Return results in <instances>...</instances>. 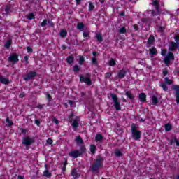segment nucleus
<instances>
[{"mask_svg":"<svg viewBox=\"0 0 179 179\" xmlns=\"http://www.w3.org/2000/svg\"><path fill=\"white\" fill-rule=\"evenodd\" d=\"M103 162L104 158H103L101 155H98L96 159H94L93 164L90 166L92 173H96V171H99V170L103 167Z\"/></svg>","mask_w":179,"mask_h":179,"instance_id":"1","label":"nucleus"},{"mask_svg":"<svg viewBox=\"0 0 179 179\" xmlns=\"http://www.w3.org/2000/svg\"><path fill=\"white\" fill-rule=\"evenodd\" d=\"M86 153V147L85 145H82L80 147V150H72L71 152H69V156L71 157H73V159H78L79 156H82V155Z\"/></svg>","mask_w":179,"mask_h":179,"instance_id":"2","label":"nucleus"},{"mask_svg":"<svg viewBox=\"0 0 179 179\" xmlns=\"http://www.w3.org/2000/svg\"><path fill=\"white\" fill-rule=\"evenodd\" d=\"M138 128H139L138 124H131V134L135 141H139L141 139V131L138 130Z\"/></svg>","mask_w":179,"mask_h":179,"instance_id":"3","label":"nucleus"},{"mask_svg":"<svg viewBox=\"0 0 179 179\" xmlns=\"http://www.w3.org/2000/svg\"><path fill=\"white\" fill-rule=\"evenodd\" d=\"M110 97L113 101V106L116 109V111H120L121 110V104L118 101V96L115 94H110Z\"/></svg>","mask_w":179,"mask_h":179,"instance_id":"4","label":"nucleus"},{"mask_svg":"<svg viewBox=\"0 0 179 179\" xmlns=\"http://www.w3.org/2000/svg\"><path fill=\"white\" fill-rule=\"evenodd\" d=\"M87 76H83V74L80 75V82L81 83H85L87 86H91L92 84V78H90V74L87 73Z\"/></svg>","mask_w":179,"mask_h":179,"instance_id":"5","label":"nucleus"},{"mask_svg":"<svg viewBox=\"0 0 179 179\" xmlns=\"http://www.w3.org/2000/svg\"><path fill=\"white\" fill-rule=\"evenodd\" d=\"M34 142H36L34 138H30L29 136H24L22 138V145L26 148L31 146V145H33Z\"/></svg>","mask_w":179,"mask_h":179,"instance_id":"6","label":"nucleus"},{"mask_svg":"<svg viewBox=\"0 0 179 179\" xmlns=\"http://www.w3.org/2000/svg\"><path fill=\"white\" fill-rule=\"evenodd\" d=\"M36 76H37V72L31 71V72L27 73L26 75L23 76V79H24V80L27 82L29 80H31V79H34V78H36Z\"/></svg>","mask_w":179,"mask_h":179,"instance_id":"7","label":"nucleus"},{"mask_svg":"<svg viewBox=\"0 0 179 179\" xmlns=\"http://www.w3.org/2000/svg\"><path fill=\"white\" fill-rule=\"evenodd\" d=\"M164 61L165 65H169V64H170V61H174V54L171 52H169Z\"/></svg>","mask_w":179,"mask_h":179,"instance_id":"8","label":"nucleus"},{"mask_svg":"<svg viewBox=\"0 0 179 179\" xmlns=\"http://www.w3.org/2000/svg\"><path fill=\"white\" fill-rule=\"evenodd\" d=\"M8 61L13 62V64H17L19 62V55L13 53L9 56Z\"/></svg>","mask_w":179,"mask_h":179,"instance_id":"9","label":"nucleus"},{"mask_svg":"<svg viewBox=\"0 0 179 179\" xmlns=\"http://www.w3.org/2000/svg\"><path fill=\"white\" fill-rule=\"evenodd\" d=\"M172 90H175L176 92L174 93L175 97L176 99L177 104H179V85H173L171 87Z\"/></svg>","mask_w":179,"mask_h":179,"instance_id":"10","label":"nucleus"},{"mask_svg":"<svg viewBox=\"0 0 179 179\" xmlns=\"http://www.w3.org/2000/svg\"><path fill=\"white\" fill-rule=\"evenodd\" d=\"M125 96H127V97H128V99L131 100V103H134V101H135V96H134V94H132L131 91L126 92Z\"/></svg>","mask_w":179,"mask_h":179,"instance_id":"11","label":"nucleus"},{"mask_svg":"<svg viewBox=\"0 0 179 179\" xmlns=\"http://www.w3.org/2000/svg\"><path fill=\"white\" fill-rule=\"evenodd\" d=\"M0 83H3V85H9V78L0 76Z\"/></svg>","mask_w":179,"mask_h":179,"instance_id":"12","label":"nucleus"},{"mask_svg":"<svg viewBox=\"0 0 179 179\" xmlns=\"http://www.w3.org/2000/svg\"><path fill=\"white\" fill-rule=\"evenodd\" d=\"M152 5L155 6V9L157 13H161L160 7L159 6V1H157V0H155L154 1H152Z\"/></svg>","mask_w":179,"mask_h":179,"instance_id":"13","label":"nucleus"},{"mask_svg":"<svg viewBox=\"0 0 179 179\" xmlns=\"http://www.w3.org/2000/svg\"><path fill=\"white\" fill-rule=\"evenodd\" d=\"M138 99L141 103H145L146 101V94L141 93L138 95Z\"/></svg>","mask_w":179,"mask_h":179,"instance_id":"14","label":"nucleus"},{"mask_svg":"<svg viewBox=\"0 0 179 179\" xmlns=\"http://www.w3.org/2000/svg\"><path fill=\"white\" fill-rule=\"evenodd\" d=\"M117 75H118V78H120V79H122V78H125L127 75V71H125L124 69H122L119 71Z\"/></svg>","mask_w":179,"mask_h":179,"instance_id":"15","label":"nucleus"},{"mask_svg":"<svg viewBox=\"0 0 179 179\" xmlns=\"http://www.w3.org/2000/svg\"><path fill=\"white\" fill-rule=\"evenodd\" d=\"M71 176H73V178L76 179V178H79V177H80V174H79L78 173V171H76V169H73L72 171H71Z\"/></svg>","mask_w":179,"mask_h":179,"instance_id":"16","label":"nucleus"},{"mask_svg":"<svg viewBox=\"0 0 179 179\" xmlns=\"http://www.w3.org/2000/svg\"><path fill=\"white\" fill-rule=\"evenodd\" d=\"M71 125L74 131H76V129H78V127H79V121L78 120V119H75Z\"/></svg>","mask_w":179,"mask_h":179,"instance_id":"17","label":"nucleus"},{"mask_svg":"<svg viewBox=\"0 0 179 179\" xmlns=\"http://www.w3.org/2000/svg\"><path fill=\"white\" fill-rule=\"evenodd\" d=\"M177 46L176 45V42H171L169 47V51H175Z\"/></svg>","mask_w":179,"mask_h":179,"instance_id":"18","label":"nucleus"},{"mask_svg":"<svg viewBox=\"0 0 179 179\" xmlns=\"http://www.w3.org/2000/svg\"><path fill=\"white\" fill-rule=\"evenodd\" d=\"M67 35H68V31H66V30H64V29L61 30L59 33L60 37H62V38H65Z\"/></svg>","mask_w":179,"mask_h":179,"instance_id":"19","label":"nucleus"},{"mask_svg":"<svg viewBox=\"0 0 179 179\" xmlns=\"http://www.w3.org/2000/svg\"><path fill=\"white\" fill-rule=\"evenodd\" d=\"M141 22L142 23H145V24H146L147 26H150L152 23L149 18H142Z\"/></svg>","mask_w":179,"mask_h":179,"instance_id":"20","label":"nucleus"},{"mask_svg":"<svg viewBox=\"0 0 179 179\" xmlns=\"http://www.w3.org/2000/svg\"><path fill=\"white\" fill-rule=\"evenodd\" d=\"M75 141L77 145H82V143H83V139L80 138V136H76Z\"/></svg>","mask_w":179,"mask_h":179,"instance_id":"21","label":"nucleus"},{"mask_svg":"<svg viewBox=\"0 0 179 179\" xmlns=\"http://www.w3.org/2000/svg\"><path fill=\"white\" fill-rule=\"evenodd\" d=\"M10 45H12V39H8L6 43L4 44V47L6 49L10 48Z\"/></svg>","mask_w":179,"mask_h":179,"instance_id":"22","label":"nucleus"},{"mask_svg":"<svg viewBox=\"0 0 179 179\" xmlns=\"http://www.w3.org/2000/svg\"><path fill=\"white\" fill-rule=\"evenodd\" d=\"M155 43V36L150 35L148 40V43L150 45Z\"/></svg>","mask_w":179,"mask_h":179,"instance_id":"23","label":"nucleus"},{"mask_svg":"<svg viewBox=\"0 0 179 179\" xmlns=\"http://www.w3.org/2000/svg\"><path fill=\"white\" fill-rule=\"evenodd\" d=\"M115 155L116 157H122V152H121V150L119 148H117L115 151Z\"/></svg>","mask_w":179,"mask_h":179,"instance_id":"24","label":"nucleus"},{"mask_svg":"<svg viewBox=\"0 0 179 179\" xmlns=\"http://www.w3.org/2000/svg\"><path fill=\"white\" fill-rule=\"evenodd\" d=\"M75 60V57L73 56L70 55L66 58L67 64H72L73 63V61Z\"/></svg>","mask_w":179,"mask_h":179,"instance_id":"25","label":"nucleus"},{"mask_svg":"<svg viewBox=\"0 0 179 179\" xmlns=\"http://www.w3.org/2000/svg\"><path fill=\"white\" fill-rule=\"evenodd\" d=\"M171 129H173V126H171V124L167 123L166 124H165V131L166 132L171 131Z\"/></svg>","mask_w":179,"mask_h":179,"instance_id":"26","label":"nucleus"},{"mask_svg":"<svg viewBox=\"0 0 179 179\" xmlns=\"http://www.w3.org/2000/svg\"><path fill=\"white\" fill-rule=\"evenodd\" d=\"M104 137H103V135L101 134H96V136H95V139L96 141V142H101V141H103Z\"/></svg>","mask_w":179,"mask_h":179,"instance_id":"27","label":"nucleus"},{"mask_svg":"<svg viewBox=\"0 0 179 179\" xmlns=\"http://www.w3.org/2000/svg\"><path fill=\"white\" fill-rule=\"evenodd\" d=\"M152 105L156 106V104L159 103V99H157V97H156V96L154 95L152 96Z\"/></svg>","mask_w":179,"mask_h":179,"instance_id":"28","label":"nucleus"},{"mask_svg":"<svg viewBox=\"0 0 179 179\" xmlns=\"http://www.w3.org/2000/svg\"><path fill=\"white\" fill-rule=\"evenodd\" d=\"M77 29L78 30H83L85 29V24L83 22H80L77 24Z\"/></svg>","mask_w":179,"mask_h":179,"instance_id":"29","label":"nucleus"},{"mask_svg":"<svg viewBox=\"0 0 179 179\" xmlns=\"http://www.w3.org/2000/svg\"><path fill=\"white\" fill-rule=\"evenodd\" d=\"M96 37L99 43L103 42V36H101L100 33H97Z\"/></svg>","mask_w":179,"mask_h":179,"instance_id":"30","label":"nucleus"},{"mask_svg":"<svg viewBox=\"0 0 179 179\" xmlns=\"http://www.w3.org/2000/svg\"><path fill=\"white\" fill-rule=\"evenodd\" d=\"M44 177H47L48 178H50L51 177L52 174L48 170H45L43 172Z\"/></svg>","mask_w":179,"mask_h":179,"instance_id":"31","label":"nucleus"},{"mask_svg":"<svg viewBox=\"0 0 179 179\" xmlns=\"http://www.w3.org/2000/svg\"><path fill=\"white\" fill-rule=\"evenodd\" d=\"M4 12L6 13V15H9V13H10V12H11L10 6H6L4 8Z\"/></svg>","mask_w":179,"mask_h":179,"instance_id":"32","label":"nucleus"},{"mask_svg":"<svg viewBox=\"0 0 179 179\" xmlns=\"http://www.w3.org/2000/svg\"><path fill=\"white\" fill-rule=\"evenodd\" d=\"M150 54L152 55H156V54H157V50L155 49V48H152L150 49Z\"/></svg>","mask_w":179,"mask_h":179,"instance_id":"33","label":"nucleus"},{"mask_svg":"<svg viewBox=\"0 0 179 179\" xmlns=\"http://www.w3.org/2000/svg\"><path fill=\"white\" fill-rule=\"evenodd\" d=\"M164 83L166 85H173V81L169 79L167 77H166L164 78Z\"/></svg>","mask_w":179,"mask_h":179,"instance_id":"34","label":"nucleus"},{"mask_svg":"<svg viewBox=\"0 0 179 179\" xmlns=\"http://www.w3.org/2000/svg\"><path fill=\"white\" fill-rule=\"evenodd\" d=\"M161 87H162L163 90H164V92H167L169 90V87H167V85L164 83H161L160 84Z\"/></svg>","mask_w":179,"mask_h":179,"instance_id":"35","label":"nucleus"},{"mask_svg":"<svg viewBox=\"0 0 179 179\" xmlns=\"http://www.w3.org/2000/svg\"><path fill=\"white\" fill-rule=\"evenodd\" d=\"M90 150H91V153H92V155H94V153H96V145H91Z\"/></svg>","mask_w":179,"mask_h":179,"instance_id":"36","label":"nucleus"},{"mask_svg":"<svg viewBox=\"0 0 179 179\" xmlns=\"http://www.w3.org/2000/svg\"><path fill=\"white\" fill-rule=\"evenodd\" d=\"M6 122L8 124V127H12L13 125V121H10L9 120V117H7L6 119Z\"/></svg>","mask_w":179,"mask_h":179,"instance_id":"37","label":"nucleus"},{"mask_svg":"<svg viewBox=\"0 0 179 179\" xmlns=\"http://www.w3.org/2000/svg\"><path fill=\"white\" fill-rule=\"evenodd\" d=\"M109 65L110 66H115V59H110V60L109 61Z\"/></svg>","mask_w":179,"mask_h":179,"instance_id":"38","label":"nucleus"},{"mask_svg":"<svg viewBox=\"0 0 179 179\" xmlns=\"http://www.w3.org/2000/svg\"><path fill=\"white\" fill-rule=\"evenodd\" d=\"M79 58L80 65H83V63L85 62V57H83V56H79Z\"/></svg>","mask_w":179,"mask_h":179,"instance_id":"39","label":"nucleus"},{"mask_svg":"<svg viewBox=\"0 0 179 179\" xmlns=\"http://www.w3.org/2000/svg\"><path fill=\"white\" fill-rule=\"evenodd\" d=\"M75 101L69 100L68 103L71 106V107H76V105L75 104Z\"/></svg>","mask_w":179,"mask_h":179,"instance_id":"40","label":"nucleus"},{"mask_svg":"<svg viewBox=\"0 0 179 179\" xmlns=\"http://www.w3.org/2000/svg\"><path fill=\"white\" fill-rule=\"evenodd\" d=\"M94 9V5H93V3L89 2V10L90 12H92Z\"/></svg>","mask_w":179,"mask_h":179,"instance_id":"41","label":"nucleus"},{"mask_svg":"<svg viewBox=\"0 0 179 179\" xmlns=\"http://www.w3.org/2000/svg\"><path fill=\"white\" fill-rule=\"evenodd\" d=\"M119 33H120V34H125V33H127V29H125V27H122Z\"/></svg>","mask_w":179,"mask_h":179,"instance_id":"42","label":"nucleus"},{"mask_svg":"<svg viewBox=\"0 0 179 179\" xmlns=\"http://www.w3.org/2000/svg\"><path fill=\"white\" fill-rule=\"evenodd\" d=\"M47 23H48V20L47 19L43 20V21L41 23V27H45V26H47Z\"/></svg>","mask_w":179,"mask_h":179,"instance_id":"43","label":"nucleus"},{"mask_svg":"<svg viewBox=\"0 0 179 179\" xmlns=\"http://www.w3.org/2000/svg\"><path fill=\"white\" fill-rule=\"evenodd\" d=\"M73 72H79L80 71V68H79V66L75 65L73 66Z\"/></svg>","mask_w":179,"mask_h":179,"instance_id":"44","label":"nucleus"},{"mask_svg":"<svg viewBox=\"0 0 179 179\" xmlns=\"http://www.w3.org/2000/svg\"><path fill=\"white\" fill-rule=\"evenodd\" d=\"M68 164V160H65L64 165H63V168H62V171H65L66 170V166Z\"/></svg>","mask_w":179,"mask_h":179,"instance_id":"45","label":"nucleus"},{"mask_svg":"<svg viewBox=\"0 0 179 179\" xmlns=\"http://www.w3.org/2000/svg\"><path fill=\"white\" fill-rule=\"evenodd\" d=\"M27 19H29V20H31V19H34V14L33 13H31L27 17Z\"/></svg>","mask_w":179,"mask_h":179,"instance_id":"46","label":"nucleus"},{"mask_svg":"<svg viewBox=\"0 0 179 179\" xmlns=\"http://www.w3.org/2000/svg\"><path fill=\"white\" fill-rule=\"evenodd\" d=\"M166 54H167V50H166L165 49H162L161 55L164 57L166 55Z\"/></svg>","mask_w":179,"mask_h":179,"instance_id":"47","label":"nucleus"},{"mask_svg":"<svg viewBox=\"0 0 179 179\" xmlns=\"http://www.w3.org/2000/svg\"><path fill=\"white\" fill-rule=\"evenodd\" d=\"M112 75H113V73H111L110 72H108V73H106L105 78L106 79H108V78H111Z\"/></svg>","mask_w":179,"mask_h":179,"instance_id":"48","label":"nucleus"},{"mask_svg":"<svg viewBox=\"0 0 179 179\" xmlns=\"http://www.w3.org/2000/svg\"><path fill=\"white\" fill-rule=\"evenodd\" d=\"M48 24L50 26V27H54V24L52 23V21L48 20Z\"/></svg>","mask_w":179,"mask_h":179,"instance_id":"49","label":"nucleus"},{"mask_svg":"<svg viewBox=\"0 0 179 179\" xmlns=\"http://www.w3.org/2000/svg\"><path fill=\"white\" fill-rule=\"evenodd\" d=\"M83 37H89V36H90V34H89V32L87 31H84L83 34Z\"/></svg>","mask_w":179,"mask_h":179,"instance_id":"50","label":"nucleus"},{"mask_svg":"<svg viewBox=\"0 0 179 179\" xmlns=\"http://www.w3.org/2000/svg\"><path fill=\"white\" fill-rule=\"evenodd\" d=\"M27 52H30V53L33 52V49L30 46H28L27 48Z\"/></svg>","mask_w":179,"mask_h":179,"instance_id":"51","label":"nucleus"},{"mask_svg":"<svg viewBox=\"0 0 179 179\" xmlns=\"http://www.w3.org/2000/svg\"><path fill=\"white\" fill-rule=\"evenodd\" d=\"M92 64L97 65V59L96 57H92Z\"/></svg>","mask_w":179,"mask_h":179,"instance_id":"52","label":"nucleus"},{"mask_svg":"<svg viewBox=\"0 0 179 179\" xmlns=\"http://www.w3.org/2000/svg\"><path fill=\"white\" fill-rule=\"evenodd\" d=\"M46 142L48 145H52V139L51 138H48Z\"/></svg>","mask_w":179,"mask_h":179,"instance_id":"53","label":"nucleus"},{"mask_svg":"<svg viewBox=\"0 0 179 179\" xmlns=\"http://www.w3.org/2000/svg\"><path fill=\"white\" fill-rule=\"evenodd\" d=\"M155 15H159V13H157H157H156L155 10H152V12H151V15H152V16H155Z\"/></svg>","mask_w":179,"mask_h":179,"instance_id":"54","label":"nucleus"},{"mask_svg":"<svg viewBox=\"0 0 179 179\" xmlns=\"http://www.w3.org/2000/svg\"><path fill=\"white\" fill-rule=\"evenodd\" d=\"M24 61H25V64H29V57L28 56H25L24 57Z\"/></svg>","mask_w":179,"mask_h":179,"instance_id":"55","label":"nucleus"},{"mask_svg":"<svg viewBox=\"0 0 179 179\" xmlns=\"http://www.w3.org/2000/svg\"><path fill=\"white\" fill-rule=\"evenodd\" d=\"M35 124L38 126V127H40V124H41V122L39 120H35Z\"/></svg>","mask_w":179,"mask_h":179,"instance_id":"56","label":"nucleus"},{"mask_svg":"<svg viewBox=\"0 0 179 179\" xmlns=\"http://www.w3.org/2000/svg\"><path fill=\"white\" fill-rule=\"evenodd\" d=\"M46 96H47V99H48V100H49V101H50V100H51V95L50 94H48V93H47L46 94Z\"/></svg>","mask_w":179,"mask_h":179,"instance_id":"57","label":"nucleus"},{"mask_svg":"<svg viewBox=\"0 0 179 179\" xmlns=\"http://www.w3.org/2000/svg\"><path fill=\"white\" fill-rule=\"evenodd\" d=\"M175 142H176V146H179V141L178 140H177V137H175Z\"/></svg>","mask_w":179,"mask_h":179,"instance_id":"58","label":"nucleus"},{"mask_svg":"<svg viewBox=\"0 0 179 179\" xmlns=\"http://www.w3.org/2000/svg\"><path fill=\"white\" fill-rule=\"evenodd\" d=\"M168 73H169V71H167V70H164V71H163V75H164V76H166V75H168Z\"/></svg>","mask_w":179,"mask_h":179,"instance_id":"59","label":"nucleus"},{"mask_svg":"<svg viewBox=\"0 0 179 179\" xmlns=\"http://www.w3.org/2000/svg\"><path fill=\"white\" fill-rule=\"evenodd\" d=\"M53 122H55V124H59V121H58L57 118L53 119Z\"/></svg>","mask_w":179,"mask_h":179,"instance_id":"60","label":"nucleus"},{"mask_svg":"<svg viewBox=\"0 0 179 179\" xmlns=\"http://www.w3.org/2000/svg\"><path fill=\"white\" fill-rule=\"evenodd\" d=\"M119 15H120V16H125V13H124V11H122V12L119 14Z\"/></svg>","mask_w":179,"mask_h":179,"instance_id":"61","label":"nucleus"},{"mask_svg":"<svg viewBox=\"0 0 179 179\" xmlns=\"http://www.w3.org/2000/svg\"><path fill=\"white\" fill-rule=\"evenodd\" d=\"M176 41H179V36L174 37Z\"/></svg>","mask_w":179,"mask_h":179,"instance_id":"62","label":"nucleus"},{"mask_svg":"<svg viewBox=\"0 0 179 179\" xmlns=\"http://www.w3.org/2000/svg\"><path fill=\"white\" fill-rule=\"evenodd\" d=\"M24 177L22 176L19 175L17 179H24Z\"/></svg>","mask_w":179,"mask_h":179,"instance_id":"63","label":"nucleus"},{"mask_svg":"<svg viewBox=\"0 0 179 179\" xmlns=\"http://www.w3.org/2000/svg\"><path fill=\"white\" fill-rule=\"evenodd\" d=\"M175 44H176V48H177V47H179V41H176V42L175 43Z\"/></svg>","mask_w":179,"mask_h":179,"instance_id":"64","label":"nucleus"}]
</instances>
